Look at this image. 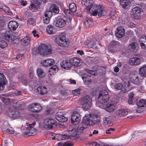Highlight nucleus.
Returning <instances> with one entry per match:
<instances>
[{
    "mask_svg": "<svg viewBox=\"0 0 146 146\" xmlns=\"http://www.w3.org/2000/svg\"><path fill=\"white\" fill-rule=\"evenodd\" d=\"M95 45V44L92 41L89 42L88 44V46L89 48H92Z\"/></svg>",
    "mask_w": 146,
    "mask_h": 146,
    "instance_id": "4d7b16f0",
    "label": "nucleus"
},
{
    "mask_svg": "<svg viewBox=\"0 0 146 146\" xmlns=\"http://www.w3.org/2000/svg\"><path fill=\"white\" fill-rule=\"evenodd\" d=\"M141 12V9L138 7H134L132 10L131 13L135 19L139 18L140 16Z\"/></svg>",
    "mask_w": 146,
    "mask_h": 146,
    "instance_id": "dca6fc26",
    "label": "nucleus"
},
{
    "mask_svg": "<svg viewBox=\"0 0 146 146\" xmlns=\"http://www.w3.org/2000/svg\"><path fill=\"white\" fill-rule=\"evenodd\" d=\"M50 18L44 16L43 17L44 23L46 24H48L49 23V20Z\"/></svg>",
    "mask_w": 146,
    "mask_h": 146,
    "instance_id": "5fc2aeb1",
    "label": "nucleus"
},
{
    "mask_svg": "<svg viewBox=\"0 0 146 146\" xmlns=\"http://www.w3.org/2000/svg\"><path fill=\"white\" fill-rule=\"evenodd\" d=\"M23 56V54H19L17 56L16 59L17 60H20L21 59L22 57Z\"/></svg>",
    "mask_w": 146,
    "mask_h": 146,
    "instance_id": "69168bd1",
    "label": "nucleus"
},
{
    "mask_svg": "<svg viewBox=\"0 0 146 146\" xmlns=\"http://www.w3.org/2000/svg\"><path fill=\"white\" fill-rule=\"evenodd\" d=\"M89 115H86L82 120V123L87 125H91V119Z\"/></svg>",
    "mask_w": 146,
    "mask_h": 146,
    "instance_id": "7c9ffc66",
    "label": "nucleus"
},
{
    "mask_svg": "<svg viewBox=\"0 0 146 146\" xmlns=\"http://www.w3.org/2000/svg\"><path fill=\"white\" fill-rule=\"evenodd\" d=\"M47 60L49 62L48 64L49 66L53 65L55 64L54 60L53 59H48Z\"/></svg>",
    "mask_w": 146,
    "mask_h": 146,
    "instance_id": "864d4df0",
    "label": "nucleus"
},
{
    "mask_svg": "<svg viewBox=\"0 0 146 146\" xmlns=\"http://www.w3.org/2000/svg\"><path fill=\"white\" fill-rule=\"evenodd\" d=\"M128 48L131 51L135 52H137L138 50V45L136 42H131L129 44Z\"/></svg>",
    "mask_w": 146,
    "mask_h": 146,
    "instance_id": "6ab92c4d",
    "label": "nucleus"
},
{
    "mask_svg": "<svg viewBox=\"0 0 146 146\" xmlns=\"http://www.w3.org/2000/svg\"><path fill=\"white\" fill-rule=\"evenodd\" d=\"M52 15V12L50 11H46L44 14V16L50 18Z\"/></svg>",
    "mask_w": 146,
    "mask_h": 146,
    "instance_id": "8fccbe9b",
    "label": "nucleus"
},
{
    "mask_svg": "<svg viewBox=\"0 0 146 146\" xmlns=\"http://www.w3.org/2000/svg\"><path fill=\"white\" fill-rule=\"evenodd\" d=\"M58 70V67L56 66H52L49 68L48 70V76L49 77H51L52 75H54L57 72Z\"/></svg>",
    "mask_w": 146,
    "mask_h": 146,
    "instance_id": "5701e85b",
    "label": "nucleus"
},
{
    "mask_svg": "<svg viewBox=\"0 0 146 146\" xmlns=\"http://www.w3.org/2000/svg\"><path fill=\"white\" fill-rule=\"evenodd\" d=\"M140 41L141 42V48L144 50L146 49V36H142L140 38Z\"/></svg>",
    "mask_w": 146,
    "mask_h": 146,
    "instance_id": "c756f323",
    "label": "nucleus"
},
{
    "mask_svg": "<svg viewBox=\"0 0 146 146\" xmlns=\"http://www.w3.org/2000/svg\"><path fill=\"white\" fill-rule=\"evenodd\" d=\"M115 130V129L114 128H110L106 130V133L107 134H111L113 131Z\"/></svg>",
    "mask_w": 146,
    "mask_h": 146,
    "instance_id": "6e6d98bb",
    "label": "nucleus"
},
{
    "mask_svg": "<svg viewBox=\"0 0 146 146\" xmlns=\"http://www.w3.org/2000/svg\"><path fill=\"white\" fill-rule=\"evenodd\" d=\"M50 11L56 14L58 13L59 12L58 7L55 4H52L51 5L50 7Z\"/></svg>",
    "mask_w": 146,
    "mask_h": 146,
    "instance_id": "cd10ccee",
    "label": "nucleus"
},
{
    "mask_svg": "<svg viewBox=\"0 0 146 146\" xmlns=\"http://www.w3.org/2000/svg\"><path fill=\"white\" fill-rule=\"evenodd\" d=\"M56 42L60 46L64 47L68 45V42L66 41L65 34L64 33H61L55 38Z\"/></svg>",
    "mask_w": 146,
    "mask_h": 146,
    "instance_id": "20e7f679",
    "label": "nucleus"
},
{
    "mask_svg": "<svg viewBox=\"0 0 146 146\" xmlns=\"http://www.w3.org/2000/svg\"><path fill=\"white\" fill-rule=\"evenodd\" d=\"M103 124L105 126H109L112 125V123L109 119L105 118L104 119Z\"/></svg>",
    "mask_w": 146,
    "mask_h": 146,
    "instance_id": "ea45409f",
    "label": "nucleus"
},
{
    "mask_svg": "<svg viewBox=\"0 0 146 146\" xmlns=\"http://www.w3.org/2000/svg\"><path fill=\"white\" fill-rule=\"evenodd\" d=\"M141 63V60L137 57L134 56L132 57L129 60V63L131 66H136L140 64Z\"/></svg>",
    "mask_w": 146,
    "mask_h": 146,
    "instance_id": "2eb2a0df",
    "label": "nucleus"
},
{
    "mask_svg": "<svg viewBox=\"0 0 146 146\" xmlns=\"http://www.w3.org/2000/svg\"><path fill=\"white\" fill-rule=\"evenodd\" d=\"M56 135H57V137L59 139L64 140L68 138V136L66 135H62L61 134H58Z\"/></svg>",
    "mask_w": 146,
    "mask_h": 146,
    "instance_id": "79ce46f5",
    "label": "nucleus"
},
{
    "mask_svg": "<svg viewBox=\"0 0 146 146\" xmlns=\"http://www.w3.org/2000/svg\"><path fill=\"white\" fill-rule=\"evenodd\" d=\"M127 113V111L125 109L119 110L115 112L116 116L118 117H124Z\"/></svg>",
    "mask_w": 146,
    "mask_h": 146,
    "instance_id": "412c9836",
    "label": "nucleus"
},
{
    "mask_svg": "<svg viewBox=\"0 0 146 146\" xmlns=\"http://www.w3.org/2000/svg\"><path fill=\"white\" fill-rule=\"evenodd\" d=\"M15 35V33H13L12 32L0 30V38L4 39L9 42L13 41L16 38Z\"/></svg>",
    "mask_w": 146,
    "mask_h": 146,
    "instance_id": "f03ea898",
    "label": "nucleus"
},
{
    "mask_svg": "<svg viewBox=\"0 0 146 146\" xmlns=\"http://www.w3.org/2000/svg\"><path fill=\"white\" fill-rule=\"evenodd\" d=\"M92 103V99L90 96L88 95L85 96L82 99V108L84 110L89 109Z\"/></svg>",
    "mask_w": 146,
    "mask_h": 146,
    "instance_id": "423d86ee",
    "label": "nucleus"
},
{
    "mask_svg": "<svg viewBox=\"0 0 146 146\" xmlns=\"http://www.w3.org/2000/svg\"><path fill=\"white\" fill-rule=\"evenodd\" d=\"M23 77V78H20L19 79L21 82L23 83V84H25L27 82V81L24 77Z\"/></svg>",
    "mask_w": 146,
    "mask_h": 146,
    "instance_id": "052dcab7",
    "label": "nucleus"
},
{
    "mask_svg": "<svg viewBox=\"0 0 146 146\" xmlns=\"http://www.w3.org/2000/svg\"><path fill=\"white\" fill-rule=\"evenodd\" d=\"M65 21L63 19H59L56 21L55 24L56 27L62 28L64 27L66 25Z\"/></svg>",
    "mask_w": 146,
    "mask_h": 146,
    "instance_id": "393cba45",
    "label": "nucleus"
},
{
    "mask_svg": "<svg viewBox=\"0 0 146 146\" xmlns=\"http://www.w3.org/2000/svg\"><path fill=\"white\" fill-rule=\"evenodd\" d=\"M5 79L4 75L2 73H0V90H3L4 89V86L6 84Z\"/></svg>",
    "mask_w": 146,
    "mask_h": 146,
    "instance_id": "b1692460",
    "label": "nucleus"
},
{
    "mask_svg": "<svg viewBox=\"0 0 146 146\" xmlns=\"http://www.w3.org/2000/svg\"><path fill=\"white\" fill-rule=\"evenodd\" d=\"M93 2L92 0H83L82 4L83 6L86 7V9L87 12L91 13V15L98 16V17L104 16L105 12L102 9V7L100 5H92Z\"/></svg>",
    "mask_w": 146,
    "mask_h": 146,
    "instance_id": "f257e3e1",
    "label": "nucleus"
},
{
    "mask_svg": "<svg viewBox=\"0 0 146 146\" xmlns=\"http://www.w3.org/2000/svg\"><path fill=\"white\" fill-rule=\"evenodd\" d=\"M58 145L59 146H72L73 145V143L71 142H65L62 144L60 143H58Z\"/></svg>",
    "mask_w": 146,
    "mask_h": 146,
    "instance_id": "a18cd8bd",
    "label": "nucleus"
},
{
    "mask_svg": "<svg viewBox=\"0 0 146 146\" xmlns=\"http://www.w3.org/2000/svg\"><path fill=\"white\" fill-rule=\"evenodd\" d=\"M10 125H9L7 122H5L2 125L1 129L2 130L5 131L6 129L9 127Z\"/></svg>",
    "mask_w": 146,
    "mask_h": 146,
    "instance_id": "c03bdc74",
    "label": "nucleus"
},
{
    "mask_svg": "<svg viewBox=\"0 0 146 146\" xmlns=\"http://www.w3.org/2000/svg\"><path fill=\"white\" fill-rule=\"evenodd\" d=\"M2 9L5 13H7L9 15H12V12L10 11L8 7L4 6L2 8Z\"/></svg>",
    "mask_w": 146,
    "mask_h": 146,
    "instance_id": "49530a36",
    "label": "nucleus"
},
{
    "mask_svg": "<svg viewBox=\"0 0 146 146\" xmlns=\"http://www.w3.org/2000/svg\"><path fill=\"white\" fill-rule=\"evenodd\" d=\"M81 116L77 112L74 111L72 114L71 119V122L74 125H77L81 120Z\"/></svg>",
    "mask_w": 146,
    "mask_h": 146,
    "instance_id": "1a4fd4ad",
    "label": "nucleus"
},
{
    "mask_svg": "<svg viewBox=\"0 0 146 146\" xmlns=\"http://www.w3.org/2000/svg\"><path fill=\"white\" fill-rule=\"evenodd\" d=\"M2 100L3 102L5 103H8L10 101V100L9 99L5 98L4 97L2 98Z\"/></svg>",
    "mask_w": 146,
    "mask_h": 146,
    "instance_id": "13d9d810",
    "label": "nucleus"
},
{
    "mask_svg": "<svg viewBox=\"0 0 146 146\" xmlns=\"http://www.w3.org/2000/svg\"><path fill=\"white\" fill-rule=\"evenodd\" d=\"M18 24L15 21H10L8 24V27L10 30L14 31L17 28Z\"/></svg>",
    "mask_w": 146,
    "mask_h": 146,
    "instance_id": "4be33fe9",
    "label": "nucleus"
},
{
    "mask_svg": "<svg viewBox=\"0 0 146 146\" xmlns=\"http://www.w3.org/2000/svg\"><path fill=\"white\" fill-rule=\"evenodd\" d=\"M40 5V3L38 1H34L31 2L29 9L33 12L39 9Z\"/></svg>",
    "mask_w": 146,
    "mask_h": 146,
    "instance_id": "4468645a",
    "label": "nucleus"
},
{
    "mask_svg": "<svg viewBox=\"0 0 146 146\" xmlns=\"http://www.w3.org/2000/svg\"><path fill=\"white\" fill-rule=\"evenodd\" d=\"M33 71L31 68L29 70V77L31 79H33L34 77Z\"/></svg>",
    "mask_w": 146,
    "mask_h": 146,
    "instance_id": "603ef678",
    "label": "nucleus"
},
{
    "mask_svg": "<svg viewBox=\"0 0 146 146\" xmlns=\"http://www.w3.org/2000/svg\"><path fill=\"white\" fill-rule=\"evenodd\" d=\"M85 128V127L83 124H80L78 127L76 126L72 129L70 128L68 131L70 134V136L74 137L82 133L83 130Z\"/></svg>",
    "mask_w": 146,
    "mask_h": 146,
    "instance_id": "7ed1b4c3",
    "label": "nucleus"
},
{
    "mask_svg": "<svg viewBox=\"0 0 146 146\" xmlns=\"http://www.w3.org/2000/svg\"><path fill=\"white\" fill-rule=\"evenodd\" d=\"M128 25L129 27L131 28H133L135 27V24H134L133 23L131 22L128 23Z\"/></svg>",
    "mask_w": 146,
    "mask_h": 146,
    "instance_id": "774afa93",
    "label": "nucleus"
},
{
    "mask_svg": "<svg viewBox=\"0 0 146 146\" xmlns=\"http://www.w3.org/2000/svg\"><path fill=\"white\" fill-rule=\"evenodd\" d=\"M71 62L72 64V65H74L75 66H80L82 64L81 60L78 58H72L71 59Z\"/></svg>",
    "mask_w": 146,
    "mask_h": 146,
    "instance_id": "a878e982",
    "label": "nucleus"
},
{
    "mask_svg": "<svg viewBox=\"0 0 146 146\" xmlns=\"http://www.w3.org/2000/svg\"><path fill=\"white\" fill-rule=\"evenodd\" d=\"M84 23L86 25H88L89 27H91L94 25L92 19L91 18H86Z\"/></svg>",
    "mask_w": 146,
    "mask_h": 146,
    "instance_id": "e433bc0d",
    "label": "nucleus"
},
{
    "mask_svg": "<svg viewBox=\"0 0 146 146\" xmlns=\"http://www.w3.org/2000/svg\"><path fill=\"white\" fill-rule=\"evenodd\" d=\"M120 3L122 7L124 9L127 10L130 8L131 3L129 0H120Z\"/></svg>",
    "mask_w": 146,
    "mask_h": 146,
    "instance_id": "aec40b11",
    "label": "nucleus"
},
{
    "mask_svg": "<svg viewBox=\"0 0 146 146\" xmlns=\"http://www.w3.org/2000/svg\"><path fill=\"white\" fill-rule=\"evenodd\" d=\"M86 71L88 73L91 75H95L94 74V71H93L90 70L88 69H86Z\"/></svg>",
    "mask_w": 146,
    "mask_h": 146,
    "instance_id": "0e129e2a",
    "label": "nucleus"
},
{
    "mask_svg": "<svg viewBox=\"0 0 146 146\" xmlns=\"http://www.w3.org/2000/svg\"><path fill=\"white\" fill-rule=\"evenodd\" d=\"M56 119L61 122H64L67 120L66 117L63 115V114L60 112H58L56 115Z\"/></svg>",
    "mask_w": 146,
    "mask_h": 146,
    "instance_id": "a211bd4d",
    "label": "nucleus"
},
{
    "mask_svg": "<svg viewBox=\"0 0 146 146\" xmlns=\"http://www.w3.org/2000/svg\"><path fill=\"white\" fill-rule=\"evenodd\" d=\"M139 72L141 76L146 77V65L141 66L139 68Z\"/></svg>",
    "mask_w": 146,
    "mask_h": 146,
    "instance_id": "c85d7f7f",
    "label": "nucleus"
},
{
    "mask_svg": "<svg viewBox=\"0 0 146 146\" xmlns=\"http://www.w3.org/2000/svg\"><path fill=\"white\" fill-rule=\"evenodd\" d=\"M48 63L47 59L44 60L41 62V64L42 65L45 67H47L49 66V64H48Z\"/></svg>",
    "mask_w": 146,
    "mask_h": 146,
    "instance_id": "3c124183",
    "label": "nucleus"
},
{
    "mask_svg": "<svg viewBox=\"0 0 146 146\" xmlns=\"http://www.w3.org/2000/svg\"><path fill=\"white\" fill-rule=\"evenodd\" d=\"M61 65L62 67L66 70L70 69L72 66L71 60H63L61 63Z\"/></svg>",
    "mask_w": 146,
    "mask_h": 146,
    "instance_id": "f3484780",
    "label": "nucleus"
},
{
    "mask_svg": "<svg viewBox=\"0 0 146 146\" xmlns=\"http://www.w3.org/2000/svg\"><path fill=\"white\" fill-rule=\"evenodd\" d=\"M21 44L24 46H26L29 44L30 40L29 37H25L21 40Z\"/></svg>",
    "mask_w": 146,
    "mask_h": 146,
    "instance_id": "4c0bfd02",
    "label": "nucleus"
},
{
    "mask_svg": "<svg viewBox=\"0 0 146 146\" xmlns=\"http://www.w3.org/2000/svg\"><path fill=\"white\" fill-rule=\"evenodd\" d=\"M116 37L119 38L122 37L124 35L125 31L124 28L121 26L118 27L115 32Z\"/></svg>",
    "mask_w": 146,
    "mask_h": 146,
    "instance_id": "ddd939ff",
    "label": "nucleus"
},
{
    "mask_svg": "<svg viewBox=\"0 0 146 146\" xmlns=\"http://www.w3.org/2000/svg\"><path fill=\"white\" fill-rule=\"evenodd\" d=\"M81 91V88L77 89L72 91V93L76 96L80 94Z\"/></svg>",
    "mask_w": 146,
    "mask_h": 146,
    "instance_id": "de8ad7c7",
    "label": "nucleus"
},
{
    "mask_svg": "<svg viewBox=\"0 0 146 146\" xmlns=\"http://www.w3.org/2000/svg\"><path fill=\"white\" fill-rule=\"evenodd\" d=\"M98 100L100 103L104 104L109 100V96L108 92L106 90H103L101 91L99 94Z\"/></svg>",
    "mask_w": 146,
    "mask_h": 146,
    "instance_id": "0eeeda50",
    "label": "nucleus"
},
{
    "mask_svg": "<svg viewBox=\"0 0 146 146\" xmlns=\"http://www.w3.org/2000/svg\"><path fill=\"white\" fill-rule=\"evenodd\" d=\"M5 132L9 134H13L14 133V131L13 130H10L8 128L7 129H6L5 131Z\"/></svg>",
    "mask_w": 146,
    "mask_h": 146,
    "instance_id": "680f3d73",
    "label": "nucleus"
},
{
    "mask_svg": "<svg viewBox=\"0 0 146 146\" xmlns=\"http://www.w3.org/2000/svg\"><path fill=\"white\" fill-rule=\"evenodd\" d=\"M100 119H98L96 117L92 118V119H91V125H97L100 123Z\"/></svg>",
    "mask_w": 146,
    "mask_h": 146,
    "instance_id": "58836bf2",
    "label": "nucleus"
},
{
    "mask_svg": "<svg viewBox=\"0 0 146 146\" xmlns=\"http://www.w3.org/2000/svg\"><path fill=\"white\" fill-rule=\"evenodd\" d=\"M69 8L71 12H75L76 10V6L74 3H72L69 5Z\"/></svg>",
    "mask_w": 146,
    "mask_h": 146,
    "instance_id": "a19ab883",
    "label": "nucleus"
},
{
    "mask_svg": "<svg viewBox=\"0 0 146 146\" xmlns=\"http://www.w3.org/2000/svg\"><path fill=\"white\" fill-rule=\"evenodd\" d=\"M37 90L39 93L42 95L46 94L48 91L46 88L42 86H39L37 88Z\"/></svg>",
    "mask_w": 146,
    "mask_h": 146,
    "instance_id": "bb28decb",
    "label": "nucleus"
},
{
    "mask_svg": "<svg viewBox=\"0 0 146 146\" xmlns=\"http://www.w3.org/2000/svg\"><path fill=\"white\" fill-rule=\"evenodd\" d=\"M29 110L34 112H38L42 109V107L38 103H33L30 104L28 107Z\"/></svg>",
    "mask_w": 146,
    "mask_h": 146,
    "instance_id": "9d476101",
    "label": "nucleus"
},
{
    "mask_svg": "<svg viewBox=\"0 0 146 146\" xmlns=\"http://www.w3.org/2000/svg\"><path fill=\"white\" fill-rule=\"evenodd\" d=\"M35 125V122H34L31 124L27 123L25 127L26 130L29 131L27 132H24L23 133V135L25 137L33 135L36 133V130L33 128V127Z\"/></svg>",
    "mask_w": 146,
    "mask_h": 146,
    "instance_id": "39448f33",
    "label": "nucleus"
},
{
    "mask_svg": "<svg viewBox=\"0 0 146 146\" xmlns=\"http://www.w3.org/2000/svg\"><path fill=\"white\" fill-rule=\"evenodd\" d=\"M137 105L139 107H146V100H139L137 102Z\"/></svg>",
    "mask_w": 146,
    "mask_h": 146,
    "instance_id": "f704fd0d",
    "label": "nucleus"
},
{
    "mask_svg": "<svg viewBox=\"0 0 146 146\" xmlns=\"http://www.w3.org/2000/svg\"><path fill=\"white\" fill-rule=\"evenodd\" d=\"M131 80L134 84H137L141 82V80L140 79L136 72H131L129 74Z\"/></svg>",
    "mask_w": 146,
    "mask_h": 146,
    "instance_id": "9b49d317",
    "label": "nucleus"
},
{
    "mask_svg": "<svg viewBox=\"0 0 146 146\" xmlns=\"http://www.w3.org/2000/svg\"><path fill=\"white\" fill-rule=\"evenodd\" d=\"M64 12L67 15L70 13L71 12L70 9H64Z\"/></svg>",
    "mask_w": 146,
    "mask_h": 146,
    "instance_id": "e2e57ef3",
    "label": "nucleus"
},
{
    "mask_svg": "<svg viewBox=\"0 0 146 146\" xmlns=\"http://www.w3.org/2000/svg\"><path fill=\"white\" fill-rule=\"evenodd\" d=\"M37 74L38 76L40 78L44 77L45 75L43 70L41 68H39L37 69Z\"/></svg>",
    "mask_w": 146,
    "mask_h": 146,
    "instance_id": "c9c22d12",
    "label": "nucleus"
},
{
    "mask_svg": "<svg viewBox=\"0 0 146 146\" xmlns=\"http://www.w3.org/2000/svg\"><path fill=\"white\" fill-rule=\"evenodd\" d=\"M88 75L87 74H84L82 77V78L84 83L86 84H90L92 81L90 79H88Z\"/></svg>",
    "mask_w": 146,
    "mask_h": 146,
    "instance_id": "72a5a7b5",
    "label": "nucleus"
},
{
    "mask_svg": "<svg viewBox=\"0 0 146 146\" xmlns=\"http://www.w3.org/2000/svg\"><path fill=\"white\" fill-rule=\"evenodd\" d=\"M36 53L44 55H49L52 54V51L47 45L43 44L39 47L38 49L36 51Z\"/></svg>",
    "mask_w": 146,
    "mask_h": 146,
    "instance_id": "6e6552de",
    "label": "nucleus"
},
{
    "mask_svg": "<svg viewBox=\"0 0 146 146\" xmlns=\"http://www.w3.org/2000/svg\"><path fill=\"white\" fill-rule=\"evenodd\" d=\"M46 30L47 33L50 35L54 34L56 32L55 29L51 25L48 26L46 28Z\"/></svg>",
    "mask_w": 146,
    "mask_h": 146,
    "instance_id": "473e14b6",
    "label": "nucleus"
},
{
    "mask_svg": "<svg viewBox=\"0 0 146 146\" xmlns=\"http://www.w3.org/2000/svg\"><path fill=\"white\" fill-rule=\"evenodd\" d=\"M28 23L30 25H33L34 23V21L33 18H29L28 20Z\"/></svg>",
    "mask_w": 146,
    "mask_h": 146,
    "instance_id": "bf43d9fd",
    "label": "nucleus"
},
{
    "mask_svg": "<svg viewBox=\"0 0 146 146\" xmlns=\"http://www.w3.org/2000/svg\"><path fill=\"white\" fill-rule=\"evenodd\" d=\"M53 112V111L52 109L51 108H49L46 110V114H49L52 113Z\"/></svg>",
    "mask_w": 146,
    "mask_h": 146,
    "instance_id": "338daca9",
    "label": "nucleus"
},
{
    "mask_svg": "<svg viewBox=\"0 0 146 146\" xmlns=\"http://www.w3.org/2000/svg\"><path fill=\"white\" fill-rule=\"evenodd\" d=\"M123 87V85L121 83L116 84L115 86V89L117 90H121Z\"/></svg>",
    "mask_w": 146,
    "mask_h": 146,
    "instance_id": "09e8293b",
    "label": "nucleus"
},
{
    "mask_svg": "<svg viewBox=\"0 0 146 146\" xmlns=\"http://www.w3.org/2000/svg\"><path fill=\"white\" fill-rule=\"evenodd\" d=\"M115 105L112 103H108L106 107V110L109 112L113 111L115 109Z\"/></svg>",
    "mask_w": 146,
    "mask_h": 146,
    "instance_id": "2f4dec72",
    "label": "nucleus"
},
{
    "mask_svg": "<svg viewBox=\"0 0 146 146\" xmlns=\"http://www.w3.org/2000/svg\"><path fill=\"white\" fill-rule=\"evenodd\" d=\"M44 124V127L49 129H51L56 125L55 121L50 118L46 119Z\"/></svg>",
    "mask_w": 146,
    "mask_h": 146,
    "instance_id": "f8f14e48",
    "label": "nucleus"
},
{
    "mask_svg": "<svg viewBox=\"0 0 146 146\" xmlns=\"http://www.w3.org/2000/svg\"><path fill=\"white\" fill-rule=\"evenodd\" d=\"M7 46V42L4 40H1L0 41V47L3 48H5Z\"/></svg>",
    "mask_w": 146,
    "mask_h": 146,
    "instance_id": "37998d69",
    "label": "nucleus"
}]
</instances>
